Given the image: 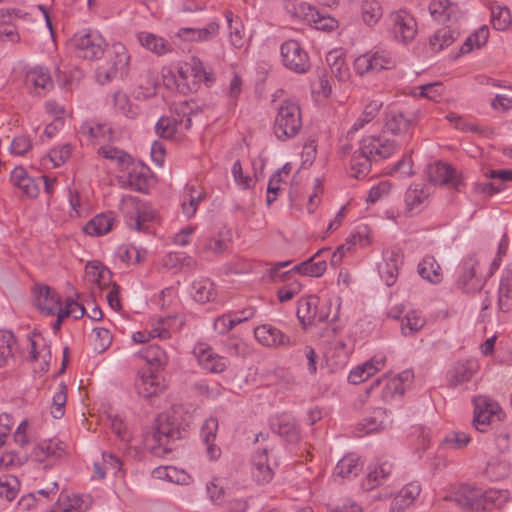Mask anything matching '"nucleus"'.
<instances>
[{"instance_id": "nucleus-4", "label": "nucleus", "mask_w": 512, "mask_h": 512, "mask_svg": "<svg viewBox=\"0 0 512 512\" xmlns=\"http://www.w3.org/2000/svg\"><path fill=\"white\" fill-rule=\"evenodd\" d=\"M302 113L297 101L286 99L277 108L273 132L278 140L286 141L297 136L302 128Z\"/></svg>"}, {"instance_id": "nucleus-5", "label": "nucleus", "mask_w": 512, "mask_h": 512, "mask_svg": "<svg viewBox=\"0 0 512 512\" xmlns=\"http://www.w3.org/2000/svg\"><path fill=\"white\" fill-rule=\"evenodd\" d=\"M473 404V425L480 432H486L491 423L501 421L504 417V412L499 404L487 396L474 397Z\"/></svg>"}, {"instance_id": "nucleus-43", "label": "nucleus", "mask_w": 512, "mask_h": 512, "mask_svg": "<svg viewBox=\"0 0 512 512\" xmlns=\"http://www.w3.org/2000/svg\"><path fill=\"white\" fill-rule=\"evenodd\" d=\"M485 475L492 481L506 478L510 473V464L502 456L491 457L484 470Z\"/></svg>"}, {"instance_id": "nucleus-40", "label": "nucleus", "mask_w": 512, "mask_h": 512, "mask_svg": "<svg viewBox=\"0 0 512 512\" xmlns=\"http://www.w3.org/2000/svg\"><path fill=\"white\" fill-rule=\"evenodd\" d=\"M327 64L331 73L339 80L345 81L349 78V68L345 62L344 54L341 50H331L326 56Z\"/></svg>"}, {"instance_id": "nucleus-34", "label": "nucleus", "mask_w": 512, "mask_h": 512, "mask_svg": "<svg viewBox=\"0 0 512 512\" xmlns=\"http://www.w3.org/2000/svg\"><path fill=\"white\" fill-rule=\"evenodd\" d=\"M428 196L429 193L424 186L419 184L409 186L405 192L406 212L410 215L420 212Z\"/></svg>"}, {"instance_id": "nucleus-14", "label": "nucleus", "mask_w": 512, "mask_h": 512, "mask_svg": "<svg viewBox=\"0 0 512 512\" xmlns=\"http://www.w3.org/2000/svg\"><path fill=\"white\" fill-rule=\"evenodd\" d=\"M429 181L440 186H451L460 190L462 183L461 176L447 163L436 162L428 166Z\"/></svg>"}, {"instance_id": "nucleus-26", "label": "nucleus", "mask_w": 512, "mask_h": 512, "mask_svg": "<svg viewBox=\"0 0 512 512\" xmlns=\"http://www.w3.org/2000/svg\"><path fill=\"white\" fill-rule=\"evenodd\" d=\"M271 428L273 432L283 437L289 443H296L300 440V432L295 421L286 415H282L272 420Z\"/></svg>"}, {"instance_id": "nucleus-30", "label": "nucleus", "mask_w": 512, "mask_h": 512, "mask_svg": "<svg viewBox=\"0 0 512 512\" xmlns=\"http://www.w3.org/2000/svg\"><path fill=\"white\" fill-rule=\"evenodd\" d=\"M403 264V256L396 251H391L389 256L385 258L383 264L379 265V273L387 286H391L396 282L399 268Z\"/></svg>"}, {"instance_id": "nucleus-18", "label": "nucleus", "mask_w": 512, "mask_h": 512, "mask_svg": "<svg viewBox=\"0 0 512 512\" xmlns=\"http://www.w3.org/2000/svg\"><path fill=\"white\" fill-rule=\"evenodd\" d=\"M254 334L256 339L267 347L290 346L292 344L289 336L269 324L256 327Z\"/></svg>"}, {"instance_id": "nucleus-51", "label": "nucleus", "mask_w": 512, "mask_h": 512, "mask_svg": "<svg viewBox=\"0 0 512 512\" xmlns=\"http://www.w3.org/2000/svg\"><path fill=\"white\" fill-rule=\"evenodd\" d=\"M512 23L510 10L505 6L491 7V24L498 31L507 30Z\"/></svg>"}, {"instance_id": "nucleus-13", "label": "nucleus", "mask_w": 512, "mask_h": 512, "mask_svg": "<svg viewBox=\"0 0 512 512\" xmlns=\"http://www.w3.org/2000/svg\"><path fill=\"white\" fill-rule=\"evenodd\" d=\"M394 38L402 43L411 42L417 34V23L414 17L405 10L390 15Z\"/></svg>"}, {"instance_id": "nucleus-16", "label": "nucleus", "mask_w": 512, "mask_h": 512, "mask_svg": "<svg viewBox=\"0 0 512 512\" xmlns=\"http://www.w3.org/2000/svg\"><path fill=\"white\" fill-rule=\"evenodd\" d=\"M193 353L200 366L211 373H221L227 367L225 358L214 353L213 349L206 344H197Z\"/></svg>"}, {"instance_id": "nucleus-32", "label": "nucleus", "mask_w": 512, "mask_h": 512, "mask_svg": "<svg viewBox=\"0 0 512 512\" xmlns=\"http://www.w3.org/2000/svg\"><path fill=\"white\" fill-rule=\"evenodd\" d=\"M85 276L89 282L96 284L100 289L106 288L111 283L112 273L98 261L86 264Z\"/></svg>"}, {"instance_id": "nucleus-21", "label": "nucleus", "mask_w": 512, "mask_h": 512, "mask_svg": "<svg viewBox=\"0 0 512 512\" xmlns=\"http://www.w3.org/2000/svg\"><path fill=\"white\" fill-rule=\"evenodd\" d=\"M324 254H329V249L323 248L317 251L308 260L295 265L292 271H296L301 275L310 277H320L327 269L326 259L323 258Z\"/></svg>"}, {"instance_id": "nucleus-52", "label": "nucleus", "mask_w": 512, "mask_h": 512, "mask_svg": "<svg viewBox=\"0 0 512 512\" xmlns=\"http://www.w3.org/2000/svg\"><path fill=\"white\" fill-rule=\"evenodd\" d=\"M79 132L91 142H100L106 139V134L111 133V129L105 124L85 122L81 125Z\"/></svg>"}, {"instance_id": "nucleus-47", "label": "nucleus", "mask_w": 512, "mask_h": 512, "mask_svg": "<svg viewBox=\"0 0 512 512\" xmlns=\"http://www.w3.org/2000/svg\"><path fill=\"white\" fill-rule=\"evenodd\" d=\"M140 356L150 365L162 368L168 364V355L160 346L151 344L140 351Z\"/></svg>"}, {"instance_id": "nucleus-19", "label": "nucleus", "mask_w": 512, "mask_h": 512, "mask_svg": "<svg viewBox=\"0 0 512 512\" xmlns=\"http://www.w3.org/2000/svg\"><path fill=\"white\" fill-rule=\"evenodd\" d=\"M429 13L434 20L441 23L457 21L461 15L458 4L451 0H432Z\"/></svg>"}, {"instance_id": "nucleus-10", "label": "nucleus", "mask_w": 512, "mask_h": 512, "mask_svg": "<svg viewBox=\"0 0 512 512\" xmlns=\"http://www.w3.org/2000/svg\"><path fill=\"white\" fill-rule=\"evenodd\" d=\"M192 126V119L188 115L162 116L155 125V133L163 139L180 138Z\"/></svg>"}, {"instance_id": "nucleus-53", "label": "nucleus", "mask_w": 512, "mask_h": 512, "mask_svg": "<svg viewBox=\"0 0 512 512\" xmlns=\"http://www.w3.org/2000/svg\"><path fill=\"white\" fill-rule=\"evenodd\" d=\"M489 29L487 26H482L470 35L460 48L462 54L469 53L473 47L481 48L488 40Z\"/></svg>"}, {"instance_id": "nucleus-56", "label": "nucleus", "mask_w": 512, "mask_h": 512, "mask_svg": "<svg viewBox=\"0 0 512 512\" xmlns=\"http://www.w3.org/2000/svg\"><path fill=\"white\" fill-rule=\"evenodd\" d=\"M381 107H382V103L379 101L374 100V101L369 102L365 106L361 116L354 122V124L351 128V131L355 132V131L361 129L365 124L372 121L379 113V110Z\"/></svg>"}, {"instance_id": "nucleus-6", "label": "nucleus", "mask_w": 512, "mask_h": 512, "mask_svg": "<svg viewBox=\"0 0 512 512\" xmlns=\"http://www.w3.org/2000/svg\"><path fill=\"white\" fill-rule=\"evenodd\" d=\"M480 261L475 255L468 256L462 264L461 272L457 280V287L467 294H474L482 290L487 282L479 271Z\"/></svg>"}, {"instance_id": "nucleus-49", "label": "nucleus", "mask_w": 512, "mask_h": 512, "mask_svg": "<svg viewBox=\"0 0 512 512\" xmlns=\"http://www.w3.org/2000/svg\"><path fill=\"white\" fill-rule=\"evenodd\" d=\"M319 12L317 7L307 2L293 4L292 8L289 10L291 17L301 20L310 26L315 22Z\"/></svg>"}, {"instance_id": "nucleus-55", "label": "nucleus", "mask_w": 512, "mask_h": 512, "mask_svg": "<svg viewBox=\"0 0 512 512\" xmlns=\"http://www.w3.org/2000/svg\"><path fill=\"white\" fill-rule=\"evenodd\" d=\"M16 339L13 333L5 331L0 333V367L13 357Z\"/></svg>"}, {"instance_id": "nucleus-37", "label": "nucleus", "mask_w": 512, "mask_h": 512, "mask_svg": "<svg viewBox=\"0 0 512 512\" xmlns=\"http://www.w3.org/2000/svg\"><path fill=\"white\" fill-rule=\"evenodd\" d=\"M114 217L111 213H101L93 217L83 228L91 236H102L111 231Z\"/></svg>"}, {"instance_id": "nucleus-48", "label": "nucleus", "mask_w": 512, "mask_h": 512, "mask_svg": "<svg viewBox=\"0 0 512 512\" xmlns=\"http://www.w3.org/2000/svg\"><path fill=\"white\" fill-rule=\"evenodd\" d=\"M455 41V32L445 26L439 28L429 39V45L434 52H440Z\"/></svg>"}, {"instance_id": "nucleus-11", "label": "nucleus", "mask_w": 512, "mask_h": 512, "mask_svg": "<svg viewBox=\"0 0 512 512\" xmlns=\"http://www.w3.org/2000/svg\"><path fill=\"white\" fill-rule=\"evenodd\" d=\"M66 454V445L58 439H48L39 442L31 452V458L45 467L53 466Z\"/></svg>"}, {"instance_id": "nucleus-29", "label": "nucleus", "mask_w": 512, "mask_h": 512, "mask_svg": "<svg viewBox=\"0 0 512 512\" xmlns=\"http://www.w3.org/2000/svg\"><path fill=\"white\" fill-rule=\"evenodd\" d=\"M479 366L474 360L457 363L449 372L448 379L451 386L455 387L470 381L477 372Z\"/></svg>"}, {"instance_id": "nucleus-59", "label": "nucleus", "mask_w": 512, "mask_h": 512, "mask_svg": "<svg viewBox=\"0 0 512 512\" xmlns=\"http://www.w3.org/2000/svg\"><path fill=\"white\" fill-rule=\"evenodd\" d=\"M19 491V481L12 475H3L0 477V496L8 501L16 498Z\"/></svg>"}, {"instance_id": "nucleus-50", "label": "nucleus", "mask_w": 512, "mask_h": 512, "mask_svg": "<svg viewBox=\"0 0 512 512\" xmlns=\"http://www.w3.org/2000/svg\"><path fill=\"white\" fill-rule=\"evenodd\" d=\"M392 468V463L386 460L371 468L367 476L368 489H373L382 484L383 481L391 474Z\"/></svg>"}, {"instance_id": "nucleus-7", "label": "nucleus", "mask_w": 512, "mask_h": 512, "mask_svg": "<svg viewBox=\"0 0 512 512\" xmlns=\"http://www.w3.org/2000/svg\"><path fill=\"white\" fill-rule=\"evenodd\" d=\"M77 55L87 60H95L105 52V40L96 32L80 31L72 38Z\"/></svg>"}, {"instance_id": "nucleus-3", "label": "nucleus", "mask_w": 512, "mask_h": 512, "mask_svg": "<svg viewBox=\"0 0 512 512\" xmlns=\"http://www.w3.org/2000/svg\"><path fill=\"white\" fill-rule=\"evenodd\" d=\"M105 60L96 69V79L106 84L115 79H123L129 73L130 55L121 43H114L106 50Z\"/></svg>"}, {"instance_id": "nucleus-15", "label": "nucleus", "mask_w": 512, "mask_h": 512, "mask_svg": "<svg viewBox=\"0 0 512 512\" xmlns=\"http://www.w3.org/2000/svg\"><path fill=\"white\" fill-rule=\"evenodd\" d=\"M318 304L319 298L316 296L304 297L298 301L297 317L304 328L327 320L328 315L318 311Z\"/></svg>"}, {"instance_id": "nucleus-62", "label": "nucleus", "mask_w": 512, "mask_h": 512, "mask_svg": "<svg viewBox=\"0 0 512 512\" xmlns=\"http://www.w3.org/2000/svg\"><path fill=\"white\" fill-rule=\"evenodd\" d=\"M67 387L64 383L60 384L59 391L53 396L51 414L55 419H59L64 415V408L67 400Z\"/></svg>"}, {"instance_id": "nucleus-25", "label": "nucleus", "mask_w": 512, "mask_h": 512, "mask_svg": "<svg viewBox=\"0 0 512 512\" xmlns=\"http://www.w3.org/2000/svg\"><path fill=\"white\" fill-rule=\"evenodd\" d=\"M218 430V420L214 417L208 418L202 428L201 437L206 445V452L211 460H217L221 456V449L214 444Z\"/></svg>"}, {"instance_id": "nucleus-63", "label": "nucleus", "mask_w": 512, "mask_h": 512, "mask_svg": "<svg viewBox=\"0 0 512 512\" xmlns=\"http://www.w3.org/2000/svg\"><path fill=\"white\" fill-rule=\"evenodd\" d=\"M405 392V385L401 379L390 378L386 380L382 391V398L385 401L393 399L395 396H402Z\"/></svg>"}, {"instance_id": "nucleus-12", "label": "nucleus", "mask_w": 512, "mask_h": 512, "mask_svg": "<svg viewBox=\"0 0 512 512\" xmlns=\"http://www.w3.org/2000/svg\"><path fill=\"white\" fill-rule=\"evenodd\" d=\"M135 388L139 396L148 399L160 395L166 389V384L160 374L147 368L138 373Z\"/></svg>"}, {"instance_id": "nucleus-1", "label": "nucleus", "mask_w": 512, "mask_h": 512, "mask_svg": "<svg viewBox=\"0 0 512 512\" xmlns=\"http://www.w3.org/2000/svg\"><path fill=\"white\" fill-rule=\"evenodd\" d=\"M396 147L393 140L381 136L363 138L359 149L351 158V175L356 179L365 178L371 170L372 162L388 158L395 152Z\"/></svg>"}, {"instance_id": "nucleus-9", "label": "nucleus", "mask_w": 512, "mask_h": 512, "mask_svg": "<svg viewBox=\"0 0 512 512\" xmlns=\"http://www.w3.org/2000/svg\"><path fill=\"white\" fill-rule=\"evenodd\" d=\"M282 62L289 70L303 74L310 68L307 52L296 40H287L281 45Z\"/></svg>"}, {"instance_id": "nucleus-17", "label": "nucleus", "mask_w": 512, "mask_h": 512, "mask_svg": "<svg viewBox=\"0 0 512 512\" xmlns=\"http://www.w3.org/2000/svg\"><path fill=\"white\" fill-rule=\"evenodd\" d=\"M252 476L260 484L273 479L274 471L268 459V447L258 449L252 456Z\"/></svg>"}, {"instance_id": "nucleus-58", "label": "nucleus", "mask_w": 512, "mask_h": 512, "mask_svg": "<svg viewBox=\"0 0 512 512\" xmlns=\"http://www.w3.org/2000/svg\"><path fill=\"white\" fill-rule=\"evenodd\" d=\"M425 324V319L418 311H410L402 321V332L404 335L418 332Z\"/></svg>"}, {"instance_id": "nucleus-8", "label": "nucleus", "mask_w": 512, "mask_h": 512, "mask_svg": "<svg viewBox=\"0 0 512 512\" xmlns=\"http://www.w3.org/2000/svg\"><path fill=\"white\" fill-rule=\"evenodd\" d=\"M482 488L477 486L463 484L453 488L445 497L446 500L454 502L460 508L485 512V507L482 506Z\"/></svg>"}, {"instance_id": "nucleus-57", "label": "nucleus", "mask_w": 512, "mask_h": 512, "mask_svg": "<svg viewBox=\"0 0 512 512\" xmlns=\"http://www.w3.org/2000/svg\"><path fill=\"white\" fill-rule=\"evenodd\" d=\"M114 107L122 115L128 118H135L137 115V109L134 107L129 97L122 91H117L113 96Z\"/></svg>"}, {"instance_id": "nucleus-54", "label": "nucleus", "mask_w": 512, "mask_h": 512, "mask_svg": "<svg viewBox=\"0 0 512 512\" xmlns=\"http://www.w3.org/2000/svg\"><path fill=\"white\" fill-rule=\"evenodd\" d=\"M202 192L197 191L194 187H188L187 192L183 195L182 210L187 217L195 215L198 204L202 200Z\"/></svg>"}, {"instance_id": "nucleus-41", "label": "nucleus", "mask_w": 512, "mask_h": 512, "mask_svg": "<svg viewBox=\"0 0 512 512\" xmlns=\"http://www.w3.org/2000/svg\"><path fill=\"white\" fill-rule=\"evenodd\" d=\"M38 339H42L41 334L33 333L32 336H29L30 341V358L33 361H37L39 358L41 359L40 362V370L41 372H46L49 369L50 361L52 359L51 350L50 347L47 344H43L41 349L38 351Z\"/></svg>"}, {"instance_id": "nucleus-60", "label": "nucleus", "mask_w": 512, "mask_h": 512, "mask_svg": "<svg viewBox=\"0 0 512 512\" xmlns=\"http://www.w3.org/2000/svg\"><path fill=\"white\" fill-rule=\"evenodd\" d=\"M386 415L385 411L381 408H377L373 411V415L370 418L364 420L362 423V429L365 433L377 432L385 428L386 426Z\"/></svg>"}, {"instance_id": "nucleus-38", "label": "nucleus", "mask_w": 512, "mask_h": 512, "mask_svg": "<svg viewBox=\"0 0 512 512\" xmlns=\"http://www.w3.org/2000/svg\"><path fill=\"white\" fill-rule=\"evenodd\" d=\"M126 183L135 191L146 192L149 186V169L143 165L133 166L127 174Z\"/></svg>"}, {"instance_id": "nucleus-28", "label": "nucleus", "mask_w": 512, "mask_h": 512, "mask_svg": "<svg viewBox=\"0 0 512 512\" xmlns=\"http://www.w3.org/2000/svg\"><path fill=\"white\" fill-rule=\"evenodd\" d=\"M137 39L143 48L158 56L165 55L173 50L172 45L167 40L150 32L138 33Z\"/></svg>"}, {"instance_id": "nucleus-42", "label": "nucleus", "mask_w": 512, "mask_h": 512, "mask_svg": "<svg viewBox=\"0 0 512 512\" xmlns=\"http://www.w3.org/2000/svg\"><path fill=\"white\" fill-rule=\"evenodd\" d=\"M363 468L360 458L354 454L344 456L336 465L334 474L341 478L357 476Z\"/></svg>"}, {"instance_id": "nucleus-45", "label": "nucleus", "mask_w": 512, "mask_h": 512, "mask_svg": "<svg viewBox=\"0 0 512 512\" xmlns=\"http://www.w3.org/2000/svg\"><path fill=\"white\" fill-rule=\"evenodd\" d=\"M191 294L194 300L199 303H207L216 297L214 284L208 278L194 281Z\"/></svg>"}, {"instance_id": "nucleus-20", "label": "nucleus", "mask_w": 512, "mask_h": 512, "mask_svg": "<svg viewBox=\"0 0 512 512\" xmlns=\"http://www.w3.org/2000/svg\"><path fill=\"white\" fill-rule=\"evenodd\" d=\"M60 296L47 285L38 286L35 290V305L46 315H54L61 308Z\"/></svg>"}, {"instance_id": "nucleus-61", "label": "nucleus", "mask_w": 512, "mask_h": 512, "mask_svg": "<svg viewBox=\"0 0 512 512\" xmlns=\"http://www.w3.org/2000/svg\"><path fill=\"white\" fill-rule=\"evenodd\" d=\"M158 337L160 339H169L171 337L170 331L166 328L156 327L150 331H137L133 333L132 339L136 343H146L151 338Z\"/></svg>"}, {"instance_id": "nucleus-24", "label": "nucleus", "mask_w": 512, "mask_h": 512, "mask_svg": "<svg viewBox=\"0 0 512 512\" xmlns=\"http://www.w3.org/2000/svg\"><path fill=\"white\" fill-rule=\"evenodd\" d=\"M420 492L421 487L418 483H408L394 496L391 503V511L402 512L414 503Z\"/></svg>"}, {"instance_id": "nucleus-35", "label": "nucleus", "mask_w": 512, "mask_h": 512, "mask_svg": "<svg viewBox=\"0 0 512 512\" xmlns=\"http://www.w3.org/2000/svg\"><path fill=\"white\" fill-rule=\"evenodd\" d=\"M412 126V121L402 112L391 110L385 115L384 127L387 132L394 135L406 134Z\"/></svg>"}, {"instance_id": "nucleus-27", "label": "nucleus", "mask_w": 512, "mask_h": 512, "mask_svg": "<svg viewBox=\"0 0 512 512\" xmlns=\"http://www.w3.org/2000/svg\"><path fill=\"white\" fill-rule=\"evenodd\" d=\"M26 82L39 95L50 91L54 86L48 69L41 66L34 67L26 73Z\"/></svg>"}, {"instance_id": "nucleus-64", "label": "nucleus", "mask_w": 512, "mask_h": 512, "mask_svg": "<svg viewBox=\"0 0 512 512\" xmlns=\"http://www.w3.org/2000/svg\"><path fill=\"white\" fill-rule=\"evenodd\" d=\"M396 66V60L390 52L385 50L374 52V71L380 72L386 69H392Z\"/></svg>"}, {"instance_id": "nucleus-23", "label": "nucleus", "mask_w": 512, "mask_h": 512, "mask_svg": "<svg viewBox=\"0 0 512 512\" xmlns=\"http://www.w3.org/2000/svg\"><path fill=\"white\" fill-rule=\"evenodd\" d=\"M91 505L90 498L85 500L80 495L69 497L68 494L61 493L49 512H85Z\"/></svg>"}, {"instance_id": "nucleus-44", "label": "nucleus", "mask_w": 512, "mask_h": 512, "mask_svg": "<svg viewBox=\"0 0 512 512\" xmlns=\"http://www.w3.org/2000/svg\"><path fill=\"white\" fill-rule=\"evenodd\" d=\"M383 16V9L377 0H363L360 4V17L362 22L371 27Z\"/></svg>"}, {"instance_id": "nucleus-36", "label": "nucleus", "mask_w": 512, "mask_h": 512, "mask_svg": "<svg viewBox=\"0 0 512 512\" xmlns=\"http://www.w3.org/2000/svg\"><path fill=\"white\" fill-rule=\"evenodd\" d=\"M481 504L485 511L502 509L511 499L509 490L506 489H482Z\"/></svg>"}, {"instance_id": "nucleus-31", "label": "nucleus", "mask_w": 512, "mask_h": 512, "mask_svg": "<svg viewBox=\"0 0 512 512\" xmlns=\"http://www.w3.org/2000/svg\"><path fill=\"white\" fill-rule=\"evenodd\" d=\"M385 363L383 357H374L371 360L357 366L353 369L348 376V380L352 384H359L379 371Z\"/></svg>"}, {"instance_id": "nucleus-33", "label": "nucleus", "mask_w": 512, "mask_h": 512, "mask_svg": "<svg viewBox=\"0 0 512 512\" xmlns=\"http://www.w3.org/2000/svg\"><path fill=\"white\" fill-rule=\"evenodd\" d=\"M10 181L12 185L20 189L23 194L28 197H36L39 189L34 180L28 176L26 170L23 167H16L13 169L10 175Z\"/></svg>"}, {"instance_id": "nucleus-2", "label": "nucleus", "mask_w": 512, "mask_h": 512, "mask_svg": "<svg viewBox=\"0 0 512 512\" xmlns=\"http://www.w3.org/2000/svg\"><path fill=\"white\" fill-rule=\"evenodd\" d=\"M185 432L175 413H162L156 419L155 431L146 437L145 446L153 455L164 457L172 452L174 442L183 438Z\"/></svg>"}, {"instance_id": "nucleus-22", "label": "nucleus", "mask_w": 512, "mask_h": 512, "mask_svg": "<svg viewBox=\"0 0 512 512\" xmlns=\"http://www.w3.org/2000/svg\"><path fill=\"white\" fill-rule=\"evenodd\" d=\"M497 305L499 311L507 313L512 310V263L503 271L498 289Z\"/></svg>"}, {"instance_id": "nucleus-46", "label": "nucleus", "mask_w": 512, "mask_h": 512, "mask_svg": "<svg viewBox=\"0 0 512 512\" xmlns=\"http://www.w3.org/2000/svg\"><path fill=\"white\" fill-rule=\"evenodd\" d=\"M225 18L228 23L229 38H230L231 44L235 48H242L244 46V42H245L244 41L245 31H244V26H243L241 20L239 19V17H237L235 19L234 15L231 11L225 12Z\"/></svg>"}, {"instance_id": "nucleus-39", "label": "nucleus", "mask_w": 512, "mask_h": 512, "mask_svg": "<svg viewBox=\"0 0 512 512\" xmlns=\"http://www.w3.org/2000/svg\"><path fill=\"white\" fill-rule=\"evenodd\" d=\"M419 275L433 284H438L442 281L443 275L441 267L433 256H426L418 264Z\"/></svg>"}]
</instances>
